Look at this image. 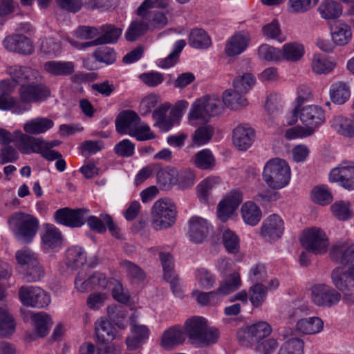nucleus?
I'll use <instances>...</instances> for the list:
<instances>
[{
	"label": "nucleus",
	"instance_id": "f257e3e1",
	"mask_svg": "<svg viewBox=\"0 0 354 354\" xmlns=\"http://www.w3.org/2000/svg\"><path fill=\"white\" fill-rule=\"evenodd\" d=\"M291 178V170L288 162L279 158L266 162L262 172V179L272 189H280L286 187Z\"/></svg>",
	"mask_w": 354,
	"mask_h": 354
},
{
	"label": "nucleus",
	"instance_id": "f03ea898",
	"mask_svg": "<svg viewBox=\"0 0 354 354\" xmlns=\"http://www.w3.org/2000/svg\"><path fill=\"white\" fill-rule=\"evenodd\" d=\"M183 328L185 335L200 346L214 344L218 337V330L208 327L207 321L202 317L195 316L187 319Z\"/></svg>",
	"mask_w": 354,
	"mask_h": 354
},
{
	"label": "nucleus",
	"instance_id": "7ed1b4c3",
	"mask_svg": "<svg viewBox=\"0 0 354 354\" xmlns=\"http://www.w3.org/2000/svg\"><path fill=\"white\" fill-rule=\"evenodd\" d=\"M8 223L13 229L16 238L25 243H30L35 236L39 221L33 216L17 212L9 217Z\"/></svg>",
	"mask_w": 354,
	"mask_h": 354
},
{
	"label": "nucleus",
	"instance_id": "20e7f679",
	"mask_svg": "<svg viewBox=\"0 0 354 354\" xmlns=\"http://www.w3.org/2000/svg\"><path fill=\"white\" fill-rule=\"evenodd\" d=\"M177 210L169 198L156 201L151 208V225L154 230H160L171 227L176 222Z\"/></svg>",
	"mask_w": 354,
	"mask_h": 354
},
{
	"label": "nucleus",
	"instance_id": "39448f33",
	"mask_svg": "<svg viewBox=\"0 0 354 354\" xmlns=\"http://www.w3.org/2000/svg\"><path fill=\"white\" fill-rule=\"evenodd\" d=\"M19 102L24 112L30 109V104L46 100L50 91L45 84L39 83L38 79L21 85L18 90Z\"/></svg>",
	"mask_w": 354,
	"mask_h": 354
},
{
	"label": "nucleus",
	"instance_id": "423d86ee",
	"mask_svg": "<svg viewBox=\"0 0 354 354\" xmlns=\"http://www.w3.org/2000/svg\"><path fill=\"white\" fill-rule=\"evenodd\" d=\"M301 243L306 250L322 255L328 251L329 239L324 230L314 227L304 230Z\"/></svg>",
	"mask_w": 354,
	"mask_h": 354
},
{
	"label": "nucleus",
	"instance_id": "0eeeda50",
	"mask_svg": "<svg viewBox=\"0 0 354 354\" xmlns=\"http://www.w3.org/2000/svg\"><path fill=\"white\" fill-rule=\"evenodd\" d=\"M223 109V104L220 99L205 96L194 102L189 114V118L190 120L202 119L206 120L209 117L220 114Z\"/></svg>",
	"mask_w": 354,
	"mask_h": 354
},
{
	"label": "nucleus",
	"instance_id": "6e6552de",
	"mask_svg": "<svg viewBox=\"0 0 354 354\" xmlns=\"http://www.w3.org/2000/svg\"><path fill=\"white\" fill-rule=\"evenodd\" d=\"M310 299L317 306L331 308L338 304L342 295L333 287L324 283H318L311 287Z\"/></svg>",
	"mask_w": 354,
	"mask_h": 354
},
{
	"label": "nucleus",
	"instance_id": "1a4fd4ad",
	"mask_svg": "<svg viewBox=\"0 0 354 354\" xmlns=\"http://www.w3.org/2000/svg\"><path fill=\"white\" fill-rule=\"evenodd\" d=\"M18 295L21 302L27 306L41 308L48 306L50 302V295L37 286H21Z\"/></svg>",
	"mask_w": 354,
	"mask_h": 354
},
{
	"label": "nucleus",
	"instance_id": "9d476101",
	"mask_svg": "<svg viewBox=\"0 0 354 354\" xmlns=\"http://www.w3.org/2000/svg\"><path fill=\"white\" fill-rule=\"evenodd\" d=\"M284 230L283 218L277 214H272L263 221L259 234L266 241L272 242L281 239Z\"/></svg>",
	"mask_w": 354,
	"mask_h": 354
},
{
	"label": "nucleus",
	"instance_id": "9b49d317",
	"mask_svg": "<svg viewBox=\"0 0 354 354\" xmlns=\"http://www.w3.org/2000/svg\"><path fill=\"white\" fill-rule=\"evenodd\" d=\"M299 118L302 124L313 134L325 120V112L317 105H308L299 110Z\"/></svg>",
	"mask_w": 354,
	"mask_h": 354
},
{
	"label": "nucleus",
	"instance_id": "f8f14e48",
	"mask_svg": "<svg viewBox=\"0 0 354 354\" xmlns=\"http://www.w3.org/2000/svg\"><path fill=\"white\" fill-rule=\"evenodd\" d=\"M88 212L86 209H71L65 207L57 210L54 218L59 224L70 227H80L84 224Z\"/></svg>",
	"mask_w": 354,
	"mask_h": 354
},
{
	"label": "nucleus",
	"instance_id": "ddd939ff",
	"mask_svg": "<svg viewBox=\"0 0 354 354\" xmlns=\"http://www.w3.org/2000/svg\"><path fill=\"white\" fill-rule=\"evenodd\" d=\"M330 180L339 183L348 190L354 189V162H343L333 169L329 175Z\"/></svg>",
	"mask_w": 354,
	"mask_h": 354
},
{
	"label": "nucleus",
	"instance_id": "4468645a",
	"mask_svg": "<svg viewBox=\"0 0 354 354\" xmlns=\"http://www.w3.org/2000/svg\"><path fill=\"white\" fill-rule=\"evenodd\" d=\"M0 91H1L0 94V110L10 111L16 114L24 113V109L21 106L19 99L11 95L13 87L10 80L0 82Z\"/></svg>",
	"mask_w": 354,
	"mask_h": 354
},
{
	"label": "nucleus",
	"instance_id": "2eb2a0df",
	"mask_svg": "<svg viewBox=\"0 0 354 354\" xmlns=\"http://www.w3.org/2000/svg\"><path fill=\"white\" fill-rule=\"evenodd\" d=\"M255 136V131L250 124H240L233 130V145L240 151H246L252 145Z\"/></svg>",
	"mask_w": 354,
	"mask_h": 354
},
{
	"label": "nucleus",
	"instance_id": "dca6fc26",
	"mask_svg": "<svg viewBox=\"0 0 354 354\" xmlns=\"http://www.w3.org/2000/svg\"><path fill=\"white\" fill-rule=\"evenodd\" d=\"M212 230V224L202 217L193 216L189 221V236L193 242H203Z\"/></svg>",
	"mask_w": 354,
	"mask_h": 354
},
{
	"label": "nucleus",
	"instance_id": "f3484780",
	"mask_svg": "<svg viewBox=\"0 0 354 354\" xmlns=\"http://www.w3.org/2000/svg\"><path fill=\"white\" fill-rule=\"evenodd\" d=\"M16 145L19 150L24 154L40 153L41 152L44 143L42 138H35L28 134L23 133L21 131H15Z\"/></svg>",
	"mask_w": 354,
	"mask_h": 354
},
{
	"label": "nucleus",
	"instance_id": "a211bd4d",
	"mask_svg": "<svg viewBox=\"0 0 354 354\" xmlns=\"http://www.w3.org/2000/svg\"><path fill=\"white\" fill-rule=\"evenodd\" d=\"M331 279L333 285L344 294V299L348 301H353L351 291L354 286L353 281L348 275V270H344V268L338 267L334 269L331 273Z\"/></svg>",
	"mask_w": 354,
	"mask_h": 354
},
{
	"label": "nucleus",
	"instance_id": "6ab92c4d",
	"mask_svg": "<svg viewBox=\"0 0 354 354\" xmlns=\"http://www.w3.org/2000/svg\"><path fill=\"white\" fill-rule=\"evenodd\" d=\"M186 339L182 326L176 325L165 330L161 337L160 346L165 350H172L183 344Z\"/></svg>",
	"mask_w": 354,
	"mask_h": 354
},
{
	"label": "nucleus",
	"instance_id": "aec40b11",
	"mask_svg": "<svg viewBox=\"0 0 354 354\" xmlns=\"http://www.w3.org/2000/svg\"><path fill=\"white\" fill-rule=\"evenodd\" d=\"M62 9L72 12H78L83 6L88 10L104 8L108 6L109 0H55Z\"/></svg>",
	"mask_w": 354,
	"mask_h": 354
},
{
	"label": "nucleus",
	"instance_id": "412c9836",
	"mask_svg": "<svg viewBox=\"0 0 354 354\" xmlns=\"http://www.w3.org/2000/svg\"><path fill=\"white\" fill-rule=\"evenodd\" d=\"M165 12L158 10H149V9H145L140 12V6L137 10V14L145 19L150 30L155 29L163 28L168 24L169 17L172 15H168L167 13V9H165Z\"/></svg>",
	"mask_w": 354,
	"mask_h": 354
},
{
	"label": "nucleus",
	"instance_id": "4be33fe9",
	"mask_svg": "<svg viewBox=\"0 0 354 354\" xmlns=\"http://www.w3.org/2000/svg\"><path fill=\"white\" fill-rule=\"evenodd\" d=\"M4 47L13 52L24 55H30L34 51L32 41L23 35H14L6 37L3 40Z\"/></svg>",
	"mask_w": 354,
	"mask_h": 354
},
{
	"label": "nucleus",
	"instance_id": "5701e85b",
	"mask_svg": "<svg viewBox=\"0 0 354 354\" xmlns=\"http://www.w3.org/2000/svg\"><path fill=\"white\" fill-rule=\"evenodd\" d=\"M140 118L133 111L124 110L119 113L115 120L116 131L120 134H129L139 123Z\"/></svg>",
	"mask_w": 354,
	"mask_h": 354
},
{
	"label": "nucleus",
	"instance_id": "b1692460",
	"mask_svg": "<svg viewBox=\"0 0 354 354\" xmlns=\"http://www.w3.org/2000/svg\"><path fill=\"white\" fill-rule=\"evenodd\" d=\"M41 243L44 250L59 248L62 244V235L57 227L52 224H46L41 234Z\"/></svg>",
	"mask_w": 354,
	"mask_h": 354
},
{
	"label": "nucleus",
	"instance_id": "393cba45",
	"mask_svg": "<svg viewBox=\"0 0 354 354\" xmlns=\"http://www.w3.org/2000/svg\"><path fill=\"white\" fill-rule=\"evenodd\" d=\"M160 260L164 271V278L169 282L171 288L174 294L180 295L181 291L178 286V277L175 274L173 257L169 252H160Z\"/></svg>",
	"mask_w": 354,
	"mask_h": 354
},
{
	"label": "nucleus",
	"instance_id": "a878e982",
	"mask_svg": "<svg viewBox=\"0 0 354 354\" xmlns=\"http://www.w3.org/2000/svg\"><path fill=\"white\" fill-rule=\"evenodd\" d=\"M8 72L12 80L21 85L36 80L40 77L37 71L27 66L15 65L9 67Z\"/></svg>",
	"mask_w": 354,
	"mask_h": 354
},
{
	"label": "nucleus",
	"instance_id": "bb28decb",
	"mask_svg": "<svg viewBox=\"0 0 354 354\" xmlns=\"http://www.w3.org/2000/svg\"><path fill=\"white\" fill-rule=\"evenodd\" d=\"M250 36L246 32H239L230 37L226 43L225 51L230 57L243 53L248 47Z\"/></svg>",
	"mask_w": 354,
	"mask_h": 354
},
{
	"label": "nucleus",
	"instance_id": "cd10ccee",
	"mask_svg": "<svg viewBox=\"0 0 354 354\" xmlns=\"http://www.w3.org/2000/svg\"><path fill=\"white\" fill-rule=\"evenodd\" d=\"M331 259L341 264H346L354 261V245L350 246L346 243H338L333 245L330 250Z\"/></svg>",
	"mask_w": 354,
	"mask_h": 354
},
{
	"label": "nucleus",
	"instance_id": "c85d7f7f",
	"mask_svg": "<svg viewBox=\"0 0 354 354\" xmlns=\"http://www.w3.org/2000/svg\"><path fill=\"white\" fill-rule=\"evenodd\" d=\"M54 122L48 118L37 117L27 121L24 125V131L30 135H38L53 128Z\"/></svg>",
	"mask_w": 354,
	"mask_h": 354
},
{
	"label": "nucleus",
	"instance_id": "c756f323",
	"mask_svg": "<svg viewBox=\"0 0 354 354\" xmlns=\"http://www.w3.org/2000/svg\"><path fill=\"white\" fill-rule=\"evenodd\" d=\"M170 108L169 103H164L155 109L152 113V117L162 130L167 131L170 130L175 124L173 116L170 114L167 117V113Z\"/></svg>",
	"mask_w": 354,
	"mask_h": 354
},
{
	"label": "nucleus",
	"instance_id": "7c9ffc66",
	"mask_svg": "<svg viewBox=\"0 0 354 354\" xmlns=\"http://www.w3.org/2000/svg\"><path fill=\"white\" fill-rule=\"evenodd\" d=\"M241 212L244 222L251 226L257 225L262 217V212L260 207L252 201L244 203L241 207Z\"/></svg>",
	"mask_w": 354,
	"mask_h": 354
},
{
	"label": "nucleus",
	"instance_id": "2f4dec72",
	"mask_svg": "<svg viewBox=\"0 0 354 354\" xmlns=\"http://www.w3.org/2000/svg\"><path fill=\"white\" fill-rule=\"evenodd\" d=\"M331 127L339 135L351 138L354 136V121L343 115H335L330 121Z\"/></svg>",
	"mask_w": 354,
	"mask_h": 354
},
{
	"label": "nucleus",
	"instance_id": "473e14b6",
	"mask_svg": "<svg viewBox=\"0 0 354 354\" xmlns=\"http://www.w3.org/2000/svg\"><path fill=\"white\" fill-rule=\"evenodd\" d=\"M223 104L232 110H239L248 105V100L243 93L232 89L224 91L223 94Z\"/></svg>",
	"mask_w": 354,
	"mask_h": 354
},
{
	"label": "nucleus",
	"instance_id": "72a5a7b5",
	"mask_svg": "<svg viewBox=\"0 0 354 354\" xmlns=\"http://www.w3.org/2000/svg\"><path fill=\"white\" fill-rule=\"evenodd\" d=\"M336 63L324 55L317 53L311 59L312 71L317 74H328L335 67Z\"/></svg>",
	"mask_w": 354,
	"mask_h": 354
},
{
	"label": "nucleus",
	"instance_id": "f704fd0d",
	"mask_svg": "<svg viewBox=\"0 0 354 354\" xmlns=\"http://www.w3.org/2000/svg\"><path fill=\"white\" fill-rule=\"evenodd\" d=\"M323 321L318 317H312L299 319L296 324L297 329L306 335H315L322 330Z\"/></svg>",
	"mask_w": 354,
	"mask_h": 354
},
{
	"label": "nucleus",
	"instance_id": "c9c22d12",
	"mask_svg": "<svg viewBox=\"0 0 354 354\" xmlns=\"http://www.w3.org/2000/svg\"><path fill=\"white\" fill-rule=\"evenodd\" d=\"M221 183L219 177L210 176L203 180L197 186V195L203 203H207L212 190Z\"/></svg>",
	"mask_w": 354,
	"mask_h": 354
},
{
	"label": "nucleus",
	"instance_id": "e433bc0d",
	"mask_svg": "<svg viewBox=\"0 0 354 354\" xmlns=\"http://www.w3.org/2000/svg\"><path fill=\"white\" fill-rule=\"evenodd\" d=\"M44 68L54 76H66L74 71V64L71 62L48 61L44 64Z\"/></svg>",
	"mask_w": 354,
	"mask_h": 354
},
{
	"label": "nucleus",
	"instance_id": "4c0bfd02",
	"mask_svg": "<svg viewBox=\"0 0 354 354\" xmlns=\"http://www.w3.org/2000/svg\"><path fill=\"white\" fill-rule=\"evenodd\" d=\"M156 177L160 188L168 190L176 184L178 171L174 168L167 167L160 169L157 172Z\"/></svg>",
	"mask_w": 354,
	"mask_h": 354
},
{
	"label": "nucleus",
	"instance_id": "58836bf2",
	"mask_svg": "<svg viewBox=\"0 0 354 354\" xmlns=\"http://www.w3.org/2000/svg\"><path fill=\"white\" fill-rule=\"evenodd\" d=\"M282 59L296 62L300 60L305 53V48L302 44L289 42L283 46L281 49Z\"/></svg>",
	"mask_w": 354,
	"mask_h": 354
},
{
	"label": "nucleus",
	"instance_id": "ea45409f",
	"mask_svg": "<svg viewBox=\"0 0 354 354\" xmlns=\"http://www.w3.org/2000/svg\"><path fill=\"white\" fill-rule=\"evenodd\" d=\"M350 95V88L346 83L337 82L330 86V97L333 102L343 104L349 99Z\"/></svg>",
	"mask_w": 354,
	"mask_h": 354
},
{
	"label": "nucleus",
	"instance_id": "a19ab883",
	"mask_svg": "<svg viewBox=\"0 0 354 354\" xmlns=\"http://www.w3.org/2000/svg\"><path fill=\"white\" fill-rule=\"evenodd\" d=\"M331 37L335 44L339 46L346 45L352 38L351 29L346 24L338 22L332 29Z\"/></svg>",
	"mask_w": 354,
	"mask_h": 354
},
{
	"label": "nucleus",
	"instance_id": "79ce46f5",
	"mask_svg": "<svg viewBox=\"0 0 354 354\" xmlns=\"http://www.w3.org/2000/svg\"><path fill=\"white\" fill-rule=\"evenodd\" d=\"M318 11L321 17L325 19H335L342 15V7L335 1L326 0L319 5Z\"/></svg>",
	"mask_w": 354,
	"mask_h": 354
},
{
	"label": "nucleus",
	"instance_id": "37998d69",
	"mask_svg": "<svg viewBox=\"0 0 354 354\" xmlns=\"http://www.w3.org/2000/svg\"><path fill=\"white\" fill-rule=\"evenodd\" d=\"M86 260L85 252L82 248L73 246L66 252V263L68 267L76 269L82 266Z\"/></svg>",
	"mask_w": 354,
	"mask_h": 354
},
{
	"label": "nucleus",
	"instance_id": "c03bdc74",
	"mask_svg": "<svg viewBox=\"0 0 354 354\" xmlns=\"http://www.w3.org/2000/svg\"><path fill=\"white\" fill-rule=\"evenodd\" d=\"M100 30V35L97 38L100 45L116 42L122 34L121 28L111 24L102 25Z\"/></svg>",
	"mask_w": 354,
	"mask_h": 354
},
{
	"label": "nucleus",
	"instance_id": "a18cd8bd",
	"mask_svg": "<svg viewBox=\"0 0 354 354\" xmlns=\"http://www.w3.org/2000/svg\"><path fill=\"white\" fill-rule=\"evenodd\" d=\"M32 320L38 335L41 337L46 336L53 324L50 317L45 313L40 312L32 315Z\"/></svg>",
	"mask_w": 354,
	"mask_h": 354
},
{
	"label": "nucleus",
	"instance_id": "49530a36",
	"mask_svg": "<svg viewBox=\"0 0 354 354\" xmlns=\"http://www.w3.org/2000/svg\"><path fill=\"white\" fill-rule=\"evenodd\" d=\"M241 284L240 276L238 274H232L221 282L218 288L216 290L217 295L221 299V296L227 295L237 290Z\"/></svg>",
	"mask_w": 354,
	"mask_h": 354
},
{
	"label": "nucleus",
	"instance_id": "de8ad7c7",
	"mask_svg": "<svg viewBox=\"0 0 354 354\" xmlns=\"http://www.w3.org/2000/svg\"><path fill=\"white\" fill-rule=\"evenodd\" d=\"M95 333L97 339L102 343L109 342L114 339L113 327L105 318H100L96 322Z\"/></svg>",
	"mask_w": 354,
	"mask_h": 354
},
{
	"label": "nucleus",
	"instance_id": "09e8293b",
	"mask_svg": "<svg viewBox=\"0 0 354 354\" xmlns=\"http://www.w3.org/2000/svg\"><path fill=\"white\" fill-rule=\"evenodd\" d=\"M189 44L195 48H206L211 45V39L205 30L195 28L189 34Z\"/></svg>",
	"mask_w": 354,
	"mask_h": 354
},
{
	"label": "nucleus",
	"instance_id": "8fccbe9b",
	"mask_svg": "<svg viewBox=\"0 0 354 354\" xmlns=\"http://www.w3.org/2000/svg\"><path fill=\"white\" fill-rule=\"evenodd\" d=\"M16 323L8 311L0 307V336L7 337L15 331Z\"/></svg>",
	"mask_w": 354,
	"mask_h": 354
},
{
	"label": "nucleus",
	"instance_id": "3c124183",
	"mask_svg": "<svg viewBox=\"0 0 354 354\" xmlns=\"http://www.w3.org/2000/svg\"><path fill=\"white\" fill-rule=\"evenodd\" d=\"M268 288L261 283H256L249 289V299L254 307L261 306L266 301Z\"/></svg>",
	"mask_w": 354,
	"mask_h": 354
},
{
	"label": "nucleus",
	"instance_id": "603ef678",
	"mask_svg": "<svg viewBox=\"0 0 354 354\" xmlns=\"http://www.w3.org/2000/svg\"><path fill=\"white\" fill-rule=\"evenodd\" d=\"M255 83V77L252 73H247L236 77L232 82V85L235 91L245 95Z\"/></svg>",
	"mask_w": 354,
	"mask_h": 354
},
{
	"label": "nucleus",
	"instance_id": "864d4df0",
	"mask_svg": "<svg viewBox=\"0 0 354 354\" xmlns=\"http://www.w3.org/2000/svg\"><path fill=\"white\" fill-rule=\"evenodd\" d=\"M149 30L144 19L133 21L128 28L125 37L127 41H134Z\"/></svg>",
	"mask_w": 354,
	"mask_h": 354
},
{
	"label": "nucleus",
	"instance_id": "5fc2aeb1",
	"mask_svg": "<svg viewBox=\"0 0 354 354\" xmlns=\"http://www.w3.org/2000/svg\"><path fill=\"white\" fill-rule=\"evenodd\" d=\"M194 162L196 167L201 169H211L215 165L214 157L209 149H203L196 153Z\"/></svg>",
	"mask_w": 354,
	"mask_h": 354
},
{
	"label": "nucleus",
	"instance_id": "6e6d98bb",
	"mask_svg": "<svg viewBox=\"0 0 354 354\" xmlns=\"http://www.w3.org/2000/svg\"><path fill=\"white\" fill-rule=\"evenodd\" d=\"M313 202L320 205H326L333 201V196L325 185L315 187L311 192Z\"/></svg>",
	"mask_w": 354,
	"mask_h": 354
},
{
	"label": "nucleus",
	"instance_id": "4d7b16f0",
	"mask_svg": "<svg viewBox=\"0 0 354 354\" xmlns=\"http://www.w3.org/2000/svg\"><path fill=\"white\" fill-rule=\"evenodd\" d=\"M195 277L200 287L203 289L209 290L216 283V277L208 270L201 268L196 271Z\"/></svg>",
	"mask_w": 354,
	"mask_h": 354
},
{
	"label": "nucleus",
	"instance_id": "13d9d810",
	"mask_svg": "<svg viewBox=\"0 0 354 354\" xmlns=\"http://www.w3.org/2000/svg\"><path fill=\"white\" fill-rule=\"evenodd\" d=\"M249 327L252 337L257 344L268 337L272 332V327L266 322H259L249 326Z\"/></svg>",
	"mask_w": 354,
	"mask_h": 354
},
{
	"label": "nucleus",
	"instance_id": "bf43d9fd",
	"mask_svg": "<svg viewBox=\"0 0 354 354\" xmlns=\"http://www.w3.org/2000/svg\"><path fill=\"white\" fill-rule=\"evenodd\" d=\"M330 210L335 217L341 221H346L351 216V205L348 201H336L330 206Z\"/></svg>",
	"mask_w": 354,
	"mask_h": 354
},
{
	"label": "nucleus",
	"instance_id": "052dcab7",
	"mask_svg": "<svg viewBox=\"0 0 354 354\" xmlns=\"http://www.w3.org/2000/svg\"><path fill=\"white\" fill-rule=\"evenodd\" d=\"M304 342L299 338L288 339L280 348L278 354H304Z\"/></svg>",
	"mask_w": 354,
	"mask_h": 354
},
{
	"label": "nucleus",
	"instance_id": "680f3d73",
	"mask_svg": "<svg viewBox=\"0 0 354 354\" xmlns=\"http://www.w3.org/2000/svg\"><path fill=\"white\" fill-rule=\"evenodd\" d=\"M192 295L196 299L197 301L203 306H214L221 301V298L217 295L216 290L206 292L195 290L192 292Z\"/></svg>",
	"mask_w": 354,
	"mask_h": 354
},
{
	"label": "nucleus",
	"instance_id": "e2e57ef3",
	"mask_svg": "<svg viewBox=\"0 0 354 354\" xmlns=\"http://www.w3.org/2000/svg\"><path fill=\"white\" fill-rule=\"evenodd\" d=\"M223 242L227 251L236 254L239 251V239L232 230L227 229L223 233Z\"/></svg>",
	"mask_w": 354,
	"mask_h": 354
},
{
	"label": "nucleus",
	"instance_id": "0e129e2a",
	"mask_svg": "<svg viewBox=\"0 0 354 354\" xmlns=\"http://www.w3.org/2000/svg\"><path fill=\"white\" fill-rule=\"evenodd\" d=\"M259 56L261 59L267 61H280L282 59L281 50L263 44L259 48Z\"/></svg>",
	"mask_w": 354,
	"mask_h": 354
},
{
	"label": "nucleus",
	"instance_id": "69168bd1",
	"mask_svg": "<svg viewBox=\"0 0 354 354\" xmlns=\"http://www.w3.org/2000/svg\"><path fill=\"white\" fill-rule=\"evenodd\" d=\"M319 0H289L288 10L292 13H302L313 8Z\"/></svg>",
	"mask_w": 354,
	"mask_h": 354
},
{
	"label": "nucleus",
	"instance_id": "338daca9",
	"mask_svg": "<svg viewBox=\"0 0 354 354\" xmlns=\"http://www.w3.org/2000/svg\"><path fill=\"white\" fill-rule=\"evenodd\" d=\"M214 134V129L210 125H205L198 128L193 136V142L198 145L208 142Z\"/></svg>",
	"mask_w": 354,
	"mask_h": 354
},
{
	"label": "nucleus",
	"instance_id": "774afa93",
	"mask_svg": "<svg viewBox=\"0 0 354 354\" xmlns=\"http://www.w3.org/2000/svg\"><path fill=\"white\" fill-rule=\"evenodd\" d=\"M93 57L96 60L106 64H111L116 59V55L113 49L107 46L97 48L93 53Z\"/></svg>",
	"mask_w": 354,
	"mask_h": 354
}]
</instances>
